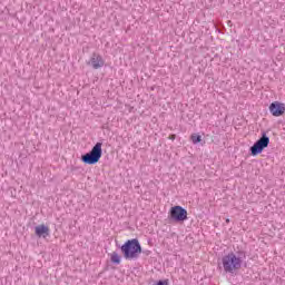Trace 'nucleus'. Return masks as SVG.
Masks as SVG:
<instances>
[{
	"instance_id": "f257e3e1",
	"label": "nucleus",
	"mask_w": 285,
	"mask_h": 285,
	"mask_svg": "<svg viewBox=\"0 0 285 285\" xmlns=\"http://www.w3.org/2000/svg\"><path fill=\"white\" fill-rule=\"evenodd\" d=\"M246 254L244 253H229L225 255L222 259L225 273H230L233 275L235 271H239V268H242V264H244Z\"/></svg>"
},
{
	"instance_id": "f03ea898",
	"label": "nucleus",
	"mask_w": 285,
	"mask_h": 285,
	"mask_svg": "<svg viewBox=\"0 0 285 285\" xmlns=\"http://www.w3.org/2000/svg\"><path fill=\"white\" fill-rule=\"evenodd\" d=\"M120 250L125 259H137L141 255V244L137 238L127 240L121 247Z\"/></svg>"
},
{
	"instance_id": "7ed1b4c3",
	"label": "nucleus",
	"mask_w": 285,
	"mask_h": 285,
	"mask_svg": "<svg viewBox=\"0 0 285 285\" xmlns=\"http://www.w3.org/2000/svg\"><path fill=\"white\" fill-rule=\"evenodd\" d=\"M101 146V142H97L89 153L81 156V161L83 164H88L89 166H95V164H98L102 155Z\"/></svg>"
},
{
	"instance_id": "20e7f679",
	"label": "nucleus",
	"mask_w": 285,
	"mask_h": 285,
	"mask_svg": "<svg viewBox=\"0 0 285 285\" xmlns=\"http://www.w3.org/2000/svg\"><path fill=\"white\" fill-rule=\"evenodd\" d=\"M268 144H271V138H268L266 135H263L262 138H259L252 147L250 153L253 157L259 155L264 148H268Z\"/></svg>"
},
{
	"instance_id": "39448f33",
	"label": "nucleus",
	"mask_w": 285,
	"mask_h": 285,
	"mask_svg": "<svg viewBox=\"0 0 285 285\" xmlns=\"http://www.w3.org/2000/svg\"><path fill=\"white\" fill-rule=\"evenodd\" d=\"M170 217L174 222H186L188 219V212L181 206H174L170 208Z\"/></svg>"
},
{
	"instance_id": "423d86ee",
	"label": "nucleus",
	"mask_w": 285,
	"mask_h": 285,
	"mask_svg": "<svg viewBox=\"0 0 285 285\" xmlns=\"http://www.w3.org/2000/svg\"><path fill=\"white\" fill-rule=\"evenodd\" d=\"M269 112H272L273 117H282L285 112V106L281 102H272L269 105Z\"/></svg>"
},
{
	"instance_id": "0eeeda50",
	"label": "nucleus",
	"mask_w": 285,
	"mask_h": 285,
	"mask_svg": "<svg viewBox=\"0 0 285 285\" xmlns=\"http://www.w3.org/2000/svg\"><path fill=\"white\" fill-rule=\"evenodd\" d=\"M104 58L97 53H94L90 58L89 66L94 68V70H99V68H104Z\"/></svg>"
},
{
	"instance_id": "6e6552de",
	"label": "nucleus",
	"mask_w": 285,
	"mask_h": 285,
	"mask_svg": "<svg viewBox=\"0 0 285 285\" xmlns=\"http://www.w3.org/2000/svg\"><path fill=\"white\" fill-rule=\"evenodd\" d=\"M35 230H36L37 237H43V239H46V237L50 235V228H48V226L46 225H38L36 226Z\"/></svg>"
},
{
	"instance_id": "1a4fd4ad",
	"label": "nucleus",
	"mask_w": 285,
	"mask_h": 285,
	"mask_svg": "<svg viewBox=\"0 0 285 285\" xmlns=\"http://www.w3.org/2000/svg\"><path fill=\"white\" fill-rule=\"evenodd\" d=\"M110 259L112 264H121V256L117 252L111 253Z\"/></svg>"
},
{
	"instance_id": "9d476101",
	"label": "nucleus",
	"mask_w": 285,
	"mask_h": 285,
	"mask_svg": "<svg viewBox=\"0 0 285 285\" xmlns=\"http://www.w3.org/2000/svg\"><path fill=\"white\" fill-rule=\"evenodd\" d=\"M191 141L193 144H199L202 141V136H199L198 134L191 135Z\"/></svg>"
},
{
	"instance_id": "9b49d317",
	"label": "nucleus",
	"mask_w": 285,
	"mask_h": 285,
	"mask_svg": "<svg viewBox=\"0 0 285 285\" xmlns=\"http://www.w3.org/2000/svg\"><path fill=\"white\" fill-rule=\"evenodd\" d=\"M229 223H230V219L227 218V219H226V224H229Z\"/></svg>"
}]
</instances>
